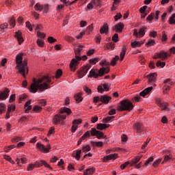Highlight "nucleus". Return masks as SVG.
Instances as JSON below:
<instances>
[{
	"instance_id": "nucleus-45",
	"label": "nucleus",
	"mask_w": 175,
	"mask_h": 175,
	"mask_svg": "<svg viewBox=\"0 0 175 175\" xmlns=\"http://www.w3.org/2000/svg\"><path fill=\"white\" fill-rule=\"evenodd\" d=\"M35 167H37L36 165V161L34 163V164H29V165L27 166V172H31L32 170H33V169H35Z\"/></svg>"
},
{
	"instance_id": "nucleus-33",
	"label": "nucleus",
	"mask_w": 175,
	"mask_h": 175,
	"mask_svg": "<svg viewBox=\"0 0 175 175\" xmlns=\"http://www.w3.org/2000/svg\"><path fill=\"white\" fill-rule=\"evenodd\" d=\"M92 31H94V24L92 23L86 28V30L84 31V33L85 35H90Z\"/></svg>"
},
{
	"instance_id": "nucleus-18",
	"label": "nucleus",
	"mask_w": 175,
	"mask_h": 175,
	"mask_svg": "<svg viewBox=\"0 0 175 175\" xmlns=\"http://www.w3.org/2000/svg\"><path fill=\"white\" fill-rule=\"evenodd\" d=\"M111 100V97L109 95H103L100 97V102L103 105H108L109 102Z\"/></svg>"
},
{
	"instance_id": "nucleus-62",
	"label": "nucleus",
	"mask_w": 175,
	"mask_h": 175,
	"mask_svg": "<svg viewBox=\"0 0 175 175\" xmlns=\"http://www.w3.org/2000/svg\"><path fill=\"white\" fill-rule=\"evenodd\" d=\"M83 152H88V151H91V146L90 145H86L82 148Z\"/></svg>"
},
{
	"instance_id": "nucleus-49",
	"label": "nucleus",
	"mask_w": 175,
	"mask_h": 175,
	"mask_svg": "<svg viewBox=\"0 0 175 175\" xmlns=\"http://www.w3.org/2000/svg\"><path fill=\"white\" fill-rule=\"evenodd\" d=\"M156 66H157V68H165V66H166V62L159 60L157 61Z\"/></svg>"
},
{
	"instance_id": "nucleus-15",
	"label": "nucleus",
	"mask_w": 175,
	"mask_h": 175,
	"mask_svg": "<svg viewBox=\"0 0 175 175\" xmlns=\"http://www.w3.org/2000/svg\"><path fill=\"white\" fill-rule=\"evenodd\" d=\"M125 25H124V23L120 22L114 26L113 31H116L118 33H121Z\"/></svg>"
},
{
	"instance_id": "nucleus-20",
	"label": "nucleus",
	"mask_w": 175,
	"mask_h": 175,
	"mask_svg": "<svg viewBox=\"0 0 175 175\" xmlns=\"http://www.w3.org/2000/svg\"><path fill=\"white\" fill-rule=\"evenodd\" d=\"M16 110V105H8V109L5 114V119L8 120V118H10V111H14Z\"/></svg>"
},
{
	"instance_id": "nucleus-16",
	"label": "nucleus",
	"mask_w": 175,
	"mask_h": 175,
	"mask_svg": "<svg viewBox=\"0 0 175 175\" xmlns=\"http://www.w3.org/2000/svg\"><path fill=\"white\" fill-rule=\"evenodd\" d=\"M110 90V87L107 83H104L102 85H98L97 88L98 92L103 94L105 91L107 92Z\"/></svg>"
},
{
	"instance_id": "nucleus-27",
	"label": "nucleus",
	"mask_w": 175,
	"mask_h": 175,
	"mask_svg": "<svg viewBox=\"0 0 175 175\" xmlns=\"http://www.w3.org/2000/svg\"><path fill=\"white\" fill-rule=\"evenodd\" d=\"M81 154V150H77L73 152V153L72 154V157H73V158H75L77 161H80V158H81V156H80Z\"/></svg>"
},
{
	"instance_id": "nucleus-51",
	"label": "nucleus",
	"mask_w": 175,
	"mask_h": 175,
	"mask_svg": "<svg viewBox=\"0 0 175 175\" xmlns=\"http://www.w3.org/2000/svg\"><path fill=\"white\" fill-rule=\"evenodd\" d=\"M3 111H6V105L3 103H0V114H2Z\"/></svg>"
},
{
	"instance_id": "nucleus-31",
	"label": "nucleus",
	"mask_w": 175,
	"mask_h": 175,
	"mask_svg": "<svg viewBox=\"0 0 175 175\" xmlns=\"http://www.w3.org/2000/svg\"><path fill=\"white\" fill-rule=\"evenodd\" d=\"M142 156H136L133 159H132L131 161L130 162V166H133V165H136L140 159H142Z\"/></svg>"
},
{
	"instance_id": "nucleus-57",
	"label": "nucleus",
	"mask_w": 175,
	"mask_h": 175,
	"mask_svg": "<svg viewBox=\"0 0 175 175\" xmlns=\"http://www.w3.org/2000/svg\"><path fill=\"white\" fill-rule=\"evenodd\" d=\"M90 132V136H96L97 133H98V131L95 128H92Z\"/></svg>"
},
{
	"instance_id": "nucleus-17",
	"label": "nucleus",
	"mask_w": 175,
	"mask_h": 175,
	"mask_svg": "<svg viewBox=\"0 0 175 175\" xmlns=\"http://www.w3.org/2000/svg\"><path fill=\"white\" fill-rule=\"evenodd\" d=\"M38 90H39V84H36L35 82L31 83L30 88H29V92L31 94H36Z\"/></svg>"
},
{
	"instance_id": "nucleus-35",
	"label": "nucleus",
	"mask_w": 175,
	"mask_h": 175,
	"mask_svg": "<svg viewBox=\"0 0 175 175\" xmlns=\"http://www.w3.org/2000/svg\"><path fill=\"white\" fill-rule=\"evenodd\" d=\"M90 144L92 147H98V148H100V147H103V143L102 142H94V141H91L90 142Z\"/></svg>"
},
{
	"instance_id": "nucleus-6",
	"label": "nucleus",
	"mask_w": 175,
	"mask_h": 175,
	"mask_svg": "<svg viewBox=\"0 0 175 175\" xmlns=\"http://www.w3.org/2000/svg\"><path fill=\"white\" fill-rule=\"evenodd\" d=\"M37 150L38 151H40L41 152H43L44 154H47V152H50V150H51V146L50 144H48L46 146V148L44 147V145L40 144V143H37L36 146Z\"/></svg>"
},
{
	"instance_id": "nucleus-42",
	"label": "nucleus",
	"mask_w": 175,
	"mask_h": 175,
	"mask_svg": "<svg viewBox=\"0 0 175 175\" xmlns=\"http://www.w3.org/2000/svg\"><path fill=\"white\" fill-rule=\"evenodd\" d=\"M92 3L96 6V8H100L102 6V1L101 0H92Z\"/></svg>"
},
{
	"instance_id": "nucleus-8",
	"label": "nucleus",
	"mask_w": 175,
	"mask_h": 175,
	"mask_svg": "<svg viewBox=\"0 0 175 175\" xmlns=\"http://www.w3.org/2000/svg\"><path fill=\"white\" fill-rule=\"evenodd\" d=\"M83 122V120L81 118L79 119H75L72 122V126H71V132L72 133H75L76 131H77V128H79V125Z\"/></svg>"
},
{
	"instance_id": "nucleus-39",
	"label": "nucleus",
	"mask_w": 175,
	"mask_h": 175,
	"mask_svg": "<svg viewBox=\"0 0 175 175\" xmlns=\"http://www.w3.org/2000/svg\"><path fill=\"white\" fill-rule=\"evenodd\" d=\"M49 88V85L46 83L38 84V90L40 91H44V90H47Z\"/></svg>"
},
{
	"instance_id": "nucleus-40",
	"label": "nucleus",
	"mask_w": 175,
	"mask_h": 175,
	"mask_svg": "<svg viewBox=\"0 0 175 175\" xmlns=\"http://www.w3.org/2000/svg\"><path fill=\"white\" fill-rule=\"evenodd\" d=\"M9 24L12 28H14L16 27V18L14 16H12L9 20Z\"/></svg>"
},
{
	"instance_id": "nucleus-23",
	"label": "nucleus",
	"mask_w": 175,
	"mask_h": 175,
	"mask_svg": "<svg viewBox=\"0 0 175 175\" xmlns=\"http://www.w3.org/2000/svg\"><path fill=\"white\" fill-rule=\"evenodd\" d=\"M59 114H64V113H66L67 116H70V114H72V109H70V108L64 107L59 110Z\"/></svg>"
},
{
	"instance_id": "nucleus-56",
	"label": "nucleus",
	"mask_w": 175,
	"mask_h": 175,
	"mask_svg": "<svg viewBox=\"0 0 175 175\" xmlns=\"http://www.w3.org/2000/svg\"><path fill=\"white\" fill-rule=\"evenodd\" d=\"M61 76H62V69H58L56 71L55 78V79H59V77H61Z\"/></svg>"
},
{
	"instance_id": "nucleus-59",
	"label": "nucleus",
	"mask_w": 175,
	"mask_h": 175,
	"mask_svg": "<svg viewBox=\"0 0 175 175\" xmlns=\"http://www.w3.org/2000/svg\"><path fill=\"white\" fill-rule=\"evenodd\" d=\"M36 43L38 47H44V41L40 39H38Z\"/></svg>"
},
{
	"instance_id": "nucleus-4",
	"label": "nucleus",
	"mask_w": 175,
	"mask_h": 175,
	"mask_svg": "<svg viewBox=\"0 0 175 175\" xmlns=\"http://www.w3.org/2000/svg\"><path fill=\"white\" fill-rule=\"evenodd\" d=\"M167 57H170V54L165 51H160L159 53H155L153 56V59H161L165 61L167 59Z\"/></svg>"
},
{
	"instance_id": "nucleus-22",
	"label": "nucleus",
	"mask_w": 175,
	"mask_h": 175,
	"mask_svg": "<svg viewBox=\"0 0 175 175\" xmlns=\"http://www.w3.org/2000/svg\"><path fill=\"white\" fill-rule=\"evenodd\" d=\"M9 92H10V91L8 88H5L4 91L1 92L0 93V100H5V99H7L9 96Z\"/></svg>"
},
{
	"instance_id": "nucleus-43",
	"label": "nucleus",
	"mask_w": 175,
	"mask_h": 175,
	"mask_svg": "<svg viewBox=\"0 0 175 175\" xmlns=\"http://www.w3.org/2000/svg\"><path fill=\"white\" fill-rule=\"evenodd\" d=\"M13 148H16V145H10L8 146H5L3 148V150L5 152H9L11 151V150H13Z\"/></svg>"
},
{
	"instance_id": "nucleus-2",
	"label": "nucleus",
	"mask_w": 175,
	"mask_h": 175,
	"mask_svg": "<svg viewBox=\"0 0 175 175\" xmlns=\"http://www.w3.org/2000/svg\"><path fill=\"white\" fill-rule=\"evenodd\" d=\"M133 103L129 99H124L119 103L117 106L118 111H132L133 110Z\"/></svg>"
},
{
	"instance_id": "nucleus-34",
	"label": "nucleus",
	"mask_w": 175,
	"mask_h": 175,
	"mask_svg": "<svg viewBox=\"0 0 175 175\" xmlns=\"http://www.w3.org/2000/svg\"><path fill=\"white\" fill-rule=\"evenodd\" d=\"M94 173H95V168L91 167L85 170L83 172V175H92L94 174Z\"/></svg>"
},
{
	"instance_id": "nucleus-30",
	"label": "nucleus",
	"mask_w": 175,
	"mask_h": 175,
	"mask_svg": "<svg viewBox=\"0 0 175 175\" xmlns=\"http://www.w3.org/2000/svg\"><path fill=\"white\" fill-rule=\"evenodd\" d=\"M146 29H147V27L146 26H142L139 28V30L138 31V35L139 38H143V36L146 35Z\"/></svg>"
},
{
	"instance_id": "nucleus-24",
	"label": "nucleus",
	"mask_w": 175,
	"mask_h": 175,
	"mask_svg": "<svg viewBox=\"0 0 175 175\" xmlns=\"http://www.w3.org/2000/svg\"><path fill=\"white\" fill-rule=\"evenodd\" d=\"M74 98L75 99L76 103H80V102H83V92L75 94L74 95Z\"/></svg>"
},
{
	"instance_id": "nucleus-11",
	"label": "nucleus",
	"mask_w": 175,
	"mask_h": 175,
	"mask_svg": "<svg viewBox=\"0 0 175 175\" xmlns=\"http://www.w3.org/2000/svg\"><path fill=\"white\" fill-rule=\"evenodd\" d=\"M14 37L18 41L19 45L22 44L24 42V38H23V33L20 30L15 31Z\"/></svg>"
},
{
	"instance_id": "nucleus-3",
	"label": "nucleus",
	"mask_w": 175,
	"mask_h": 175,
	"mask_svg": "<svg viewBox=\"0 0 175 175\" xmlns=\"http://www.w3.org/2000/svg\"><path fill=\"white\" fill-rule=\"evenodd\" d=\"M66 115H62L61 113H57L53 116V124L54 125H65V120H66Z\"/></svg>"
},
{
	"instance_id": "nucleus-21",
	"label": "nucleus",
	"mask_w": 175,
	"mask_h": 175,
	"mask_svg": "<svg viewBox=\"0 0 175 175\" xmlns=\"http://www.w3.org/2000/svg\"><path fill=\"white\" fill-rule=\"evenodd\" d=\"M100 35H107L109 33V25L107 23H104L100 28Z\"/></svg>"
},
{
	"instance_id": "nucleus-19",
	"label": "nucleus",
	"mask_w": 175,
	"mask_h": 175,
	"mask_svg": "<svg viewBox=\"0 0 175 175\" xmlns=\"http://www.w3.org/2000/svg\"><path fill=\"white\" fill-rule=\"evenodd\" d=\"M83 50V46L80 45L78 48L75 49V54L76 59H78V61H81V51Z\"/></svg>"
},
{
	"instance_id": "nucleus-48",
	"label": "nucleus",
	"mask_w": 175,
	"mask_h": 175,
	"mask_svg": "<svg viewBox=\"0 0 175 175\" xmlns=\"http://www.w3.org/2000/svg\"><path fill=\"white\" fill-rule=\"evenodd\" d=\"M121 3V0H113L111 10H116L117 9V5Z\"/></svg>"
},
{
	"instance_id": "nucleus-12",
	"label": "nucleus",
	"mask_w": 175,
	"mask_h": 175,
	"mask_svg": "<svg viewBox=\"0 0 175 175\" xmlns=\"http://www.w3.org/2000/svg\"><path fill=\"white\" fill-rule=\"evenodd\" d=\"M118 158V154L113 153V154H111L104 157L102 159V161H103V162L106 163L108 161H111V159H113V161H114V160L117 159Z\"/></svg>"
},
{
	"instance_id": "nucleus-32",
	"label": "nucleus",
	"mask_w": 175,
	"mask_h": 175,
	"mask_svg": "<svg viewBox=\"0 0 175 175\" xmlns=\"http://www.w3.org/2000/svg\"><path fill=\"white\" fill-rule=\"evenodd\" d=\"M171 87L169 86V85H164L162 90H163V94L164 95H167L169 94V91L171 90Z\"/></svg>"
},
{
	"instance_id": "nucleus-63",
	"label": "nucleus",
	"mask_w": 175,
	"mask_h": 175,
	"mask_svg": "<svg viewBox=\"0 0 175 175\" xmlns=\"http://www.w3.org/2000/svg\"><path fill=\"white\" fill-rule=\"evenodd\" d=\"M47 40L49 43L51 44L55 43V42H57V39L54 38L53 36L48 37Z\"/></svg>"
},
{
	"instance_id": "nucleus-10",
	"label": "nucleus",
	"mask_w": 175,
	"mask_h": 175,
	"mask_svg": "<svg viewBox=\"0 0 175 175\" xmlns=\"http://www.w3.org/2000/svg\"><path fill=\"white\" fill-rule=\"evenodd\" d=\"M14 37L18 41L19 45L22 44L24 42V38H23V33L20 30L15 31Z\"/></svg>"
},
{
	"instance_id": "nucleus-25",
	"label": "nucleus",
	"mask_w": 175,
	"mask_h": 175,
	"mask_svg": "<svg viewBox=\"0 0 175 175\" xmlns=\"http://www.w3.org/2000/svg\"><path fill=\"white\" fill-rule=\"evenodd\" d=\"M153 88H152V86L146 88L145 90H144L142 92H141L139 93L140 96L144 97L146 95H148V94H150V92H151V91H152Z\"/></svg>"
},
{
	"instance_id": "nucleus-7",
	"label": "nucleus",
	"mask_w": 175,
	"mask_h": 175,
	"mask_svg": "<svg viewBox=\"0 0 175 175\" xmlns=\"http://www.w3.org/2000/svg\"><path fill=\"white\" fill-rule=\"evenodd\" d=\"M79 61L80 60L76 58L72 59L69 64V68L71 72H75V70H77V66H79V64H80Z\"/></svg>"
},
{
	"instance_id": "nucleus-5",
	"label": "nucleus",
	"mask_w": 175,
	"mask_h": 175,
	"mask_svg": "<svg viewBox=\"0 0 175 175\" xmlns=\"http://www.w3.org/2000/svg\"><path fill=\"white\" fill-rule=\"evenodd\" d=\"M91 69V64H86L85 66H83L80 70L77 71V75L79 79H83L87 73H88V70Z\"/></svg>"
},
{
	"instance_id": "nucleus-54",
	"label": "nucleus",
	"mask_w": 175,
	"mask_h": 175,
	"mask_svg": "<svg viewBox=\"0 0 175 175\" xmlns=\"http://www.w3.org/2000/svg\"><path fill=\"white\" fill-rule=\"evenodd\" d=\"M99 65L100 66H109L110 65V62L106 61V59H103L99 63Z\"/></svg>"
},
{
	"instance_id": "nucleus-13",
	"label": "nucleus",
	"mask_w": 175,
	"mask_h": 175,
	"mask_svg": "<svg viewBox=\"0 0 175 175\" xmlns=\"http://www.w3.org/2000/svg\"><path fill=\"white\" fill-rule=\"evenodd\" d=\"M134 129L136 131L137 133H142L144 130V126H143V123L140 122H137L133 125Z\"/></svg>"
},
{
	"instance_id": "nucleus-60",
	"label": "nucleus",
	"mask_w": 175,
	"mask_h": 175,
	"mask_svg": "<svg viewBox=\"0 0 175 175\" xmlns=\"http://www.w3.org/2000/svg\"><path fill=\"white\" fill-rule=\"evenodd\" d=\"M161 162H162V159H159L154 161L152 164L153 167H158V166L159 165V163H161Z\"/></svg>"
},
{
	"instance_id": "nucleus-50",
	"label": "nucleus",
	"mask_w": 175,
	"mask_h": 175,
	"mask_svg": "<svg viewBox=\"0 0 175 175\" xmlns=\"http://www.w3.org/2000/svg\"><path fill=\"white\" fill-rule=\"evenodd\" d=\"M161 40L163 43L167 40V34H166V32L165 31H162V36Z\"/></svg>"
},
{
	"instance_id": "nucleus-38",
	"label": "nucleus",
	"mask_w": 175,
	"mask_h": 175,
	"mask_svg": "<svg viewBox=\"0 0 175 175\" xmlns=\"http://www.w3.org/2000/svg\"><path fill=\"white\" fill-rule=\"evenodd\" d=\"M32 110L33 113H42V110H43V108L40 105H34Z\"/></svg>"
},
{
	"instance_id": "nucleus-52",
	"label": "nucleus",
	"mask_w": 175,
	"mask_h": 175,
	"mask_svg": "<svg viewBox=\"0 0 175 175\" xmlns=\"http://www.w3.org/2000/svg\"><path fill=\"white\" fill-rule=\"evenodd\" d=\"M159 107H160L161 110H167V107H169V103H162V104Z\"/></svg>"
},
{
	"instance_id": "nucleus-58",
	"label": "nucleus",
	"mask_w": 175,
	"mask_h": 175,
	"mask_svg": "<svg viewBox=\"0 0 175 175\" xmlns=\"http://www.w3.org/2000/svg\"><path fill=\"white\" fill-rule=\"evenodd\" d=\"M175 13L172 15L169 20V24L170 25H175Z\"/></svg>"
},
{
	"instance_id": "nucleus-36",
	"label": "nucleus",
	"mask_w": 175,
	"mask_h": 175,
	"mask_svg": "<svg viewBox=\"0 0 175 175\" xmlns=\"http://www.w3.org/2000/svg\"><path fill=\"white\" fill-rule=\"evenodd\" d=\"M120 59V56L116 55L113 58H112V60L109 63V65L111 66H116L117 65V61Z\"/></svg>"
},
{
	"instance_id": "nucleus-28",
	"label": "nucleus",
	"mask_w": 175,
	"mask_h": 175,
	"mask_svg": "<svg viewBox=\"0 0 175 175\" xmlns=\"http://www.w3.org/2000/svg\"><path fill=\"white\" fill-rule=\"evenodd\" d=\"M110 126V124L99 123L96 125V129L98 131H103V129H107Z\"/></svg>"
},
{
	"instance_id": "nucleus-26",
	"label": "nucleus",
	"mask_w": 175,
	"mask_h": 175,
	"mask_svg": "<svg viewBox=\"0 0 175 175\" xmlns=\"http://www.w3.org/2000/svg\"><path fill=\"white\" fill-rule=\"evenodd\" d=\"M126 50H128V48H126V46L124 45L122 47V52L120 54V62L124 61V58H125V54H126Z\"/></svg>"
},
{
	"instance_id": "nucleus-46",
	"label": "nucleus",
	"mask_w": 175,
	"mask_h": 175,
	"mask_svg": "<svg viewBox=\"0 0 175 175\" xmlns=\"http://www.w3.org/2000/svg\"><path fill=\"white\" fill-rule=\"evenodd\" d=\"M34 9L35 10H36L37 12H42V10H43V5H40V3H37L35 5H34Z\"/></svg>"
},
{
	"instance_id": "nucleus-61",
	"label": "nucleus",
	"mask_w": 175,
	"mask_h": 175,
	"mask_svg": "<svg viewBox=\"0 0 175 175\" xmlns=\"http://www.w3.org/2000/svg\"><path fill=\"white\" fill-rule=\"evenodd\" d=\"M43 81H44L43 79V77H42L39 79H36L35 78L33 79V83H36V84H40V83H43Z\"/></svg>"
},
{
	"instance_id": "nucleus-1",
	"label": "nucleus",
	"mask_w": 175,
	"mask_h": 175,
	"mask_svg": "<svg viewBox=\"0 0 175 175\" xmlns=\"http://www.w3.org/2000/svg\"><path fill=\"white\" fill-rule=\"evenodd\" d=\"M23 55H24L23 53H20L16 55V64L20 75L25 79L29 72V69L28 68V58L25 57L23 61Z\"/></svg>"
},
{
	"instance_id": "nucleus-9",
	"label": "nucleus",
	"mask_w": 175,
	"mask_h": 175,
	"mask_svg": "<svg viewBox=\"0 0 175 175\" xmlns=\"http://www.w3.org/2000/svg\"><path fill=\"white\" fill-rule=\"evenodd\" d=\"M158 74L157 72H152L146 76H145L146 79H148V83L150 84V83H155L157 81V77Z\"/></svg>"
},
{
	"instance_id": "nucleus-29",
	"label": "nucleus",
	"mask_w": 175,
	"mask_h": 175,
	"mask_svg": "<svg viewBox=\"0 0 175 175\" xmlns=\"http://www.w3.org/2000/svg\"><path fill=\"white\" fill-rule=\"evenodd\" d=\"M31 100H29L27 101L24 105V109L25 110V113H28L29 110H32V105H31Z\"/></svg>"
},
{
	"instance_id": "nucleus-14",
	"label": "nucleus",
	"mask_w": 175,
	"mask_h": 175,
	"mask_svg": "<svg viewBox=\"0 0 175 175\" xmlns=\"http://www.w3.org/2000/svg\"><path fill=\"white\" fill-rule=\"evenodd\" d=\"M36 165L37 167H42V166H44V167H47L50 170H53V168L49 163L44 160H40V161H36Z\"/></svg>"
},
{
	"instance_id": "nucleus-41",
	"label": "nucleus",
	"mask_w": 175,
	"mask_h": 175,
	"mask_svg": "<svg viewBox=\"0 0 175 175\" xmlns=\"http://www.w3.org/2000/svg\"><path fill=\"white\" fill-rule=\"evenodd\" d=\"M97 62H99V57H94L89 60L88 65H96Z\"/></svg>"
},
{
	"instance_id": "nucleus-37",
	"label": "nucleus",
	"mask_w": 175,
	"mask_h": 175,
	"mask_svg": "<svg viewBox=\"0 0 175 175\" xmlns=\"http://www.w3.org/2000/svg\"><path fill=\"white\" fill-rule=\"evenodd\" d=\"M88 77H94V79H98V73H96L95 69H92L90 71V74L88 75Z\"/></svg>"
},
{
	"instance_id": "nucleus-53",
	"label": "nucleus",
	"mask_w": 175,
	"mask_h": 175,
	"mask_svg": "<svg viewBox=\"0 0 175 175\" xmlns=\"http://www.w3.org/2000/svg\"><path fill=\"white\" fill-rule=\"evenodd\" d=\"M98 133H97L96 137H97V139H102V137H103V139H105L106 137V135L105 136V133H103V132L98 131Z\"/></svg>"
},
{
	"instance_id": "nucleus-44",
	"label": "nucleus",
	"mask_w": 175,
	"mask_h": 175,
	"mask_svg": "<svg viewBox=\"0 0 175 175\" xmlns=\"http://www.w3.org/2000/svg\"><path fill=\"white\" fill-rule=\"evenodd\" d=\"M106 48L107 50H114V49H116V44H114V42H108L106 44Z\"/></svg>"
},
{
	"instance_id": "nucleus-55",
	"label": "nucleus",
	"mask_w": 175,
	"mask_h": 175,
	"mask_svg": "<svg viewBox=\"0 0 175 175\" xmlns=\"http://www.w3.org/2000/svg\"><path fill=\"white\" fill-rule=\"evenodd\" d=\"M105 68L103 67V68H100L98 70V77H102V76H103V75H105Z\"/></svg>"
},
{
	"instance_id": "nucleus-64",
	"label": "nucleus",
	"mask_w": 175,
	"mask_h": 175,
	"mask_svg": "<svg viewBox=\"0 0 175 175\" xmlns=\"http://www.w3.org/2000/svg\"><path fill=\"white\" fill-rule=\"evenodd\" d=\"M173 158V156L172 154L166 155L164 158V160L163 161L162 163H165V162H167L170 161V159H172Z\"/></svg>"
},
{
	"instance_id": "nucleus-47",
	"label": "nucleus",
	"mask_w": 175,
	"mask_h": 175,
	"mask_svg": "<svg viewBox=\"0 0 175 175\" xmlns=\"http://www.w3.org/2000/svg\"><path fill=\"white\" fill-rule=\"evenodd\" d=\"M131 44L133 49H136V47H140L142 46V43H140L139 41H134L131 42Z\"/></svg>"
}]
</instances>
